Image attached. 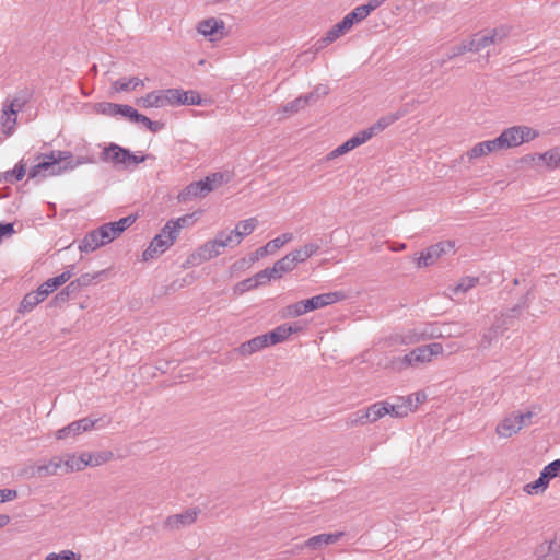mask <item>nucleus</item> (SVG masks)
<instances>
[{
  "mask_svg": "<svg viewBox=\"0 0 560 560\" xmlns=\"http://www.w3.org/2000/svg\"><path fill=\"white\" fill-rule=\"evenodd\" d=\"M215 241L218 242L219 246L222 248L229 247V246H236L241 243L238 236L234 232V230L225 232L222 231L215 236Z\"/></svg>",
  "mask_w": 560,
  "mask_h": 560,
  "instance_id": "nucleus-38",
  "label": "nucleus"
},
{
  "mask_svg": "<svg viewBox=\"0 0 560 560\" xmlns=\"http://www.w3.org/2000/svg\"><path fill=\"white\" fill-rule=\"evenodd\" d=\"M129 150L110 143L102 153V160L110 161L115 164H122L128 167Z\"/></svg>",
  "mask_w": 560,
  "mask_h": 560,
  "instance_id": "nucleus-17",
  "label": "nucleus"
},
{
  "mask_svg": "<svg viewBox=\"0 0 560 560\" xmlns=\"http://www.w3.org/2000/svg\"><path fill=\"white\" fill-rule=\"evenodd\" d=\"M27 102V95H16L13 98H7L1 110V128L5 136H11L15 129L18 113Z\"/></svg>",
  "mask_w": 560,
  "mask_h": 560,
  "instance_id": "nucleus-3",
  "label": "nucleus"
},
{
  "mask_svg": "<svg viewBox=\"0 0 560 560\" xmlns=\"http://www.w3.org/2000/svg\"><path fill=\"white\" fill-rule=\"evenodd\" d=\"M197 518L196 510H187L180 514L171 515L166 518L165 525L171 529H179L180 527L192 524Z\"/></svg>",
  "mask_w": 560,
  "mask_h": 560,
  "instance_id": "nucleus-18",
  "label": "nucleus"
},
{
  "mask_svg": "<svg viewBox=\"0 0 560 560\" xmlns=\"http://www.w3.org/2000/svg\"><path fill=\"white\" fill-rule=\"evenodd\" d=\"M545 468L547 469V472L552 477V479L556 477H559L560 476V459H556V460L551 462L550 464L545 466Z\"/></svg>",
  "mask_w": 560,
  "mask_h": 560,
  "instance_id": "nucleus-58",
  "label": "nucleus"
},
{
  "mask_svg": "<svg viewBox=\"0 0 560 560\" xmlns=\"http://www.w3.org/2000/svg\"><path fill=\"white\" fill-rule=\"evenodd\" d=\"M59 470H63V460L60 457H54L36 467V474L39 477L52 476L58 474Z\"/></svg>",
  "mask_w": 560,
  "mask_h": 560,
  "instance_id": "nucleus-25",
  "label": "nucleus"
},
{
  "mask_svg": "<svg viewBox=\"0 0 560 560\" xmlns=\"http://www.w3.org/2000/svg\"><path fill=\"white\" fill-rule=\"evenodd\" d=\"M151 158L150 155H136L129 151V158H128V167L132 165H137L139 163L144 162L147 159Z\"/></svg>",
  "mask_w": 560,
  "mask_h": 560,
  "instance_id": "nucleus-62",
  "label": "nucleus"
},
{
  "mask_svg": "<svg viewBox=\"0 0 560 560\" xmlns=\"http://www.w3.org/2000/svg\"><path fill=\"white\" fill-rule=\"evenodd\" d=\"M49 154L50 156L54 158V160H56V163H58V165H63L69 161H74L71 151L57 150L49 152Z\"/></svg>",
  "mask_w": 560,
  "mask_h": 560,
  "instance_id": "nucleus-49",
  "label": "nucleus"
},
{
  "mask_svg": "<svg viewBox=\"0 0 560 560\" xmlns=\"http://www.w3.org/2000/svg\"><path fill=\"white\" fill-rule=\"evenodd\" d=\"M466 51H471L470 50V46L468 44V40L452 47L451 50L447 52V57L446 58L450 60V59H453V58H455V57H457L459 55H463Z\"/></svg>",
  "mask_w": 560,
  "mask_h": 560,
  "instance_id": "nucleus-52",
  "label": "nucleus"
},
{
  "mask_svg": "<svg viewBox=\"0 0 560 560\" xmlns=\"http://www.w3.org/2000/svg\"><path fill=\"white\" fill-rule=\"evenodd\" d=\"M307 312L308 310L306 307L305 300L299 301L295 304L288 306V314L292 316H300Z\"/></svg>",
  "mask_w": 560,
  "mask_h": 560,
  "instance_id": "nucleus-51",
  "label": "nucleus"
},
{
  "mask_svg": "<svg viewBox=\"0 0 560 560\" xmlns=\"http://www.w3.org/2000/svg\"><path fill=\"white\" fill-rule=\"evenodd\" d=\"M370 139H371L370 132L368 133V132L360 131L357 135H354L353 137H351L350 139H348L346 142H343L342 144L337 147L335 150H332L328 154L327 159L332 160L340 155H343V154L352 151L353 149L358 148L359 145L365 143Z\"/></svg>",
  "mask_w": 560,
  "mask_h": 560,
  "instance_id": "nucleus-14",
  "label": "nucleus"
},
{
  "mask_svg": "<svg viewBox=\"0 0 560 560\" xmlns=\"http://www.w3.org/2000/svg\"><path fill=\"white\" fill-rule=\"evenodd\" d=\"M257 287L258 284L254 277L245 279L241 283H238V288L241 291L252 290Z\"/></svg>",
  "mask_w": 560,
  "mask_h": 560,
  "instance_id": "nucleus-60",
  "label": "nucleus"
},
{
  "mask_svg": "<svg viewBox=\"0 0 560 560\" xmlns=\"http://www.w3.org/2000/svg\"><path fill=\"white\" fill-rule=\"evenodd\" d=\"M258 285L265 284L272 279L279 278L277 273L272 271V268H266L254 276Z\"/></svg>",
  "mask_w": 560,
  "mask_h": 560,
  "instance_id": "nucleus-47",
  "label": "nucleus"
},
{
  "mask_svg": "<svg viewBox=\"0 0 560 560\" xmlns=\"http://www.w3.org/2000/svg\"><path fill=\"white\" fill-rule=\"evenodd\" d=\"M369 15V10H366L362 4L354 8L350 13L346 15V18L350 19V22L353 25L354 23L363 21Z\"/></svg>",
  "mask_w": 560,
  "mask_h": 560,
  "instance_id": "nucleus-43",
  "label": "nucleus"
},
{
  "mask_svg": "<svg viewBox=\"0 0 560 560\" xmlns=\"http://www.w3.org/2000/svg\"><path fill=\"white\" fill-rule=\"evenodd\" d=\"M483 143H485L487 154H489L491 152H497L499 150H504L499 137H497L495 139H492V140L483 141Z\"/></svg>",
  "mask_w": 560,
  "mask_h": 560,
  "instance_id": "nucleus-55",
  "label": "nucleus"
},
{
  "mask_svg": "<svg viewBox=\"0 0 560 560\" xmlns=\"http://www.w3.org/2000/svg\"><path fill=\"white\" fill-rule=\"evenodd\" d=\"M387 413H389V404L376 402L366 409L364 416H362L360 420L363 422L364 418L365 422H374Z\"/></svg>",
  "mask_w": 560,
  "mask_h": 560,
  "instance_id": "nucleus-27",
  "label": "nucleus"
},
{
  "mask_svg": "<svg viewBox=\"0 0 560 560\" xmlns=\"http://www.w3.org/2000/svg\"><path fill=\"white\" fill-rule=\"evenodd\" d=\"M353 25L350 22V19H347L346 16L336 25H334L325 35V37L322 39L324 44H330L338 39L340 36L346 34Z\"/></svg>",
  "mask_w": 560,
  "mask_h": 560,
  "instance_id": "nucleus-23",
  "label": "nucleus"
},
{
  "mask_svg": "<svg viewBox=\"0 0 560 560\" xmlns=\"http://www.w3.org/2000/svg\"><path fill=\"white\" fill-rule=\"evenodd\" d=\"M258 285L265 284L272 279L279 278L277 273L272 271V268H266L254 276Z\"/></svg>",
  "mask_w": 560,
  "mask_h": 560,
  "instance_id": "nucleus-48",
  "label": "nucleus"
},
{
  "mask_svg": "<svg viewBox=\"0 0 560 560\" xmlns=\"http://www.w3.org/2000/svg\"><path fill=\"white\" fill-rule=\"evenodd\" d=\"M194 214H185L177 219H172L166 222L167 229H171L173 233L179 236L180 230L192 223Z\"/></svg>",
  "mask_w": 560,
  "mask_h": 560,
  "instance_id": "nucleus-41",
  "label": "nucleus"
},
{
  "mask_svg": "<svg viewBox=\"0 0 560 560\" xmlns=\"http://www.w3.org/2000/svg\"><path fill=\"white\" fill-rule=\"evenodd\" d=\"M477 282L478 279L474 277H465L460 279V281L453 289H451L452 296H455L458 293L467 292L468 290L474 288Z\"/></svg>",
  "mask_w": 560,
  "mask_h": 560,
  "instance_id": "nucleus-42",
  "label": "nucleus"
},
{
  "mask_svg": "<svg viewBox=\"0 0 560 560\" xmlns=\"http://www.w3.org/2000/svg\"><path fill=\"white\" fill-rule=\"evenodd\" d=\"M72 269H73V266L70 267V269L63 271L62 273H60L59 276L57 277H54V281L60 287L62 285L63 283H66L68 280H70V278L72 277Z\"/></svg>",
  "mask_w": 560,
  "mask_h": 560,
  "instance_id": "nucleus-59",
  "label": "nucleus"
},
{
  "mask_svg": "<svg viewBox=\"0 0 560 560\" xmlns=\"http://www.w3.org/2000/svg\"><path fill=\"white\" fill-rule=\"evenodd\" d=\"M537 560H560V546L556 542H550L548 551Z\"/></svg>",
  "mask_w": 560,
  "mask_h": 560,
  "instance_id": "nucleus-50",
  "label": "nucleus"
},
{
  "mask_svg": "<svg viewBox=\"0 0 560 560\" xmlns=\"http://www.w3.org/2000/svg\"><path fill=\"white\" fill-rule=\"evenodd\" d=\"M178 238L167 224L162 228L161 232L156 234L151 241L150 245L142 253V260L148 261L165 253Z\"/></svg>",
  "mask_w": 560,
  "mask_h": 560,
  "instance_id": "nucleus-5",
  "label": "nucleus"
},
{
  "mask_svg": "<svg viewBox=\"0 0 560 560\" xmlns=\"http://www.w3.org/2000/svg\"><path fill=\"white\" fill-rule=\"evenodd\" d=\"M230 180V175L228 173L217 172L206 176L201 179L205 188H209V192L219 188L223 184Z\"/></svg>",
  "mask_w": 560,
  "mask_h": 560,
  "instance_id": "nucleus-29",
  "label": "nucleus"
},
{
  "mask_svg": "<svg viewBox=\"0 0 560 560\" xmlns=\"http://www.w3.org/2000/svg\"><path fill=\"white\" fill-rule=\"evenodd\" d=\"M435 330L432 326L417 327L410 329L406 332H402L398 336L400 343L402 345H411L419 342L420 340H424L428 338L435 337Z\"/></svg>",
  "mask_w": 560,
  "mask_h": 560,
  "instance_id": "nucleus-15",
  "label": "nucleus"
},
{
  "mask_svg": "<svg viewBox=\"0 0 560 560\" xmlns=\"http://www.w3.org/2000/svg\"><path fill=\"white\" fill-rule=\"evenodd\" d=\"M549 167L560 166V152L558 150H550L539 156Z\"/></svg>",
  "mask_w": 560,
  "mask_h": 560,
  "instance_id": "nucleus-45",
  "label": "nucleus"
},
{
  "mask_svg": "<svg viewBox=\"0 0 560 560\" xmlns=\"http://www.w3.org/2000/svg\"><path fill=\"white\" fill-rule=\"evenodd\" d=\"M177 89L155 90L137 100V105L142 108H163L175 106Z\"/></svg>",
  "mask_w": 560,
  "mask_h": 560,
  "instance_id": "nucleus-7",
  "label": "nucleus"
},
{
  "mask_svg": "<svg viewBox=\"0 0 560 560\" xmlns=\"http://www.w3.org/2000/svg\"><path fill=\"white\" fill-rule=\"evenodd\" d=\"M345 298V294L340 291L328 292L312 296L311 299L305 300L306 307L308 312L325 307L327 305L334 304Z\"/></svg>",
  "mask_w": 560,
  "mask_h": 560,
  "instance_id": "nucleus-16",
  "label": "nucleus"
},
{
  "mask_svg": "<svg viewBox=\"0 0 560 560\" xmlns=\"http://www.w3.org/2000/svg\"><path fill=\"white\" fill-rule=\"evenodd\" d=\"M18 498L16 490L13 489H1L0 490V503L12 501Z\"/></svg>",
  "mask_w": 560,
  "mask_h": 560,
  "instance_id": "nucleus-56",
  "label": "nucleus"
},
{
  "mask_svg": "<svg viewBox=\"0 0 560 560\" xmlns=\"http://www.w3.org/2000/svg\"><path fill=\"white\" fill-rule=\"evenodd\" d=\"M299 330H300V326H298V325L283 324V325L276 327L273 330H271L270 332H267L266 335H267L270 346H272V345H277V343H280V342L287 340L290 335H292L293 332H296Z\"/></svg>",
  "mask_w": 560,
  "mask_h": 560,
  "instance_id": "nucleus-19",
  "label": "nucleus"
},
{
  "mask_svg": "<svg viewBox=\"0 0 560 560\" xmlns=\"http://www.w3.org/2000/svg\"><path fill=\"white\" fill-rule=\"evenodd\" d=\"M200 104H201V97L197 92L184 91L182 89H177V94H175V106L200 105Z\"/></svg>",
  "mask_w": 560,
  "mask_h": 560,
  "instance_id": "nucleus-30",
  "label": "nucleus"
},
{
  "mask_svg": "<svg viewBox=\"0 0 560 560\" xmlns=\"http://www.w3.org/2000/svg\"><path fill=\"white\" fill-rule=\"evenodd\" d=\"M268 346H270V343L268 341L267 335L264 334L250 339L247 342L242 343L240 347V351L242 354L246 355L259 351Z\"/></svg>",
  "mask_w": 560,
  "mask_h": 560,
  "instance_id": "nucleus-26",
  "label": "nucleus"
},
{
  "mask_svg": "<svg viewBox=\"0 0 560 560\" xmlns=\"http://www.w3.org/2000/svg\"><path fill=\"white\" fill-rule=\"evenodd\" d=\"M311 93H314V97H313V100H311V103H314L319 97H322V96H324V95H326L328 93V88L326 85H318Z\"/></svg>",
  "mask_w": 560,
  "mask_h": 560,
  "instance_id": "nucleus-64",
  "label": "nucleus"
},
{
  "mask_svg": "<svg viewBox=\"0 0 560 560\" xmlns=\"http://www.w3.org/2000/svg\"><path fill=\"white\" fill-rule=\"evenodd\" d=\"M467 155L470 160L472 159H478V158H481L483 155H487V151H486V148H485V143L483 141L482 142H479L477 144H475L468 152H467Z\"/></svg>",
  "mask_w": 560,
  "mask_h": 560,
  "instance_id": "nucleus-53",
  "label": "nucleus"
},
{
  "mask_svg": "<svg viewBox=\"0 0 560 560\" xmlns=\"http://www.w3.org/2000/svg\"><path fill=\"white\" fill-rule=\"evenodd\" d=\"M45 560H80V555L72 550H62L58 553L51 552L47 555Z\"/></svg>",
  "mask_w": 560,
  "mask_h": 560,
  "instance_id": "nucleus-46",
  "label": "nucleus"
},
{
  "mask_svg": "<svg viewBox=\"0 0 560 560\" xmlns=\"http://www.w3.org/2000/svg\"><path fill=\"white\" fill-rule=\"evenodd\" d=\"M413 410L412 396L399 397L397 404H389V415L394 417H406Z\"/></svg>",
  "mask_w": 560,
  "mask_h": 560,
  "instance_id": "nucleus-24",
  "label": "nucleus"
},
{
  "mask_svg": "<svg viewBox=\"0 0 560 560\" xmlns=\"http://www.w3.org/2000/svg\"><path fill=\"white\" fill-rule=\"evenodd\" d=\"M552 477L547 472V469L544 467L538 479L525 486V491L529 494L545 491Z\"/></svg>",
  "mask_w": 560,
  "mask_h": 560,
  "instance_id": "nucleus-28",
  "label": "nucleus"
},
{
  "mask_svg": "<svg viewBox=\"0 0 560 560\" xmlns=\"http://www.w3.org/2000/svg\"><path fill=\"white\" fill-rule=\"evenodd\" d=\"M402 113H396L393 115H388L385 117L380 118L373 126L369 127L368 129L362 130V132H370L371 138L376 135L377 132L384 130L388 126H390L393 122L398 120L400 117H402Z\"/></svg>",
  "mask_w": 560,
  "mask_h": 560,
  "instance_id": "nucleus-31",
  "label": "nucleus"
},
{
  "mask_svg": "<svg viewBox=\"0 0 560 560\" xmlns=\"http://www.w3.org/2000/svg\"><path fill=\"white\" fill-rule=\"evenodd\" d=\"M119 115L124 116V117L128 118L130 121L135 122L136 118L139 117V112L130 105H121Z\"/></svg>",
  "mask_w": 560,
  "mask_h": 560,
  "instance_id": "nucleus-54",
  "label": "nucleus"
},
{
  "mask_svg": "<svg viewBox=\"0 0 560 560\" xmlns=\"http://www.w3.org/2000/svg\"><path fill=\"white\" fill-rule=\"evenodd\" d=\"M455 244L451 241L440 242L428 247L420 254L417 265L418 267H428L438 261V259L445 254L454 250Z\"/></svg>",
  "mask_w": 560,
  "mask_h": 560,
  "instance_id": "nucleus-10",
  "label": "nucleus"
},
{
  "mask_svg": "<svg viewBox=\"0 0 560 560\" xmlns=\"http://www.w3.org/2000/svg\"><path fill=\"white\" fill-rule=\"evenodd\" d=\"M498 338V331L497 329H491L489 332L485 334L481 341V347L486 348L487 346L491 345L493 339Z\"/></svg>",
  "mask_w": 560,
  "mask_h": 560,
  "instance_id": "nucleus-61",
  "label": "nucleus"
},
{
  "mask_svg": "<svg viewBox=\"0 0 560 560\" xmlns=\"http://www.w3.org/2000/svg\"><path fill=\"white\" fill-rule=\"evenodd\" d=\"M294 235L291 232H285L280 236L269 241L265 246L262 252H267L268 255L275 254L278 249L283 247L287 243L293 241Z\"/></svg>",
  "mask_w": 560,
  "mask_h": 560,
  "instance_id": "nucleus-34",
  "label": "nucleus"
},
{
  "mask_svg": "<svg viewBox=\"0 0 560 560\" xmlns=\"http://www.w3.org/2000/svg\"><path fill=\"white\" fill-rule=\"evenodd\" d=\"M209 194V188H205L201 180L190 183L179 194L178 200L187 202L198 197H203Z\"/></svg>",
  "mask_w": 560,
  "mask_h": 560,
  "instance_id": "nucleus-20",
  "label": "nucleus"
},
{
  "mask_svg": "<svg viewBox=\"0 0 560 560\" xmlns=\"http://www.w3.org/2000/svg\"><path fill=\"white\" fill-rule=\"evenodd\" d=\"M91 462V456L88 454H81L80 456L69 455L63 460V471H80L84 469Z\"/></svg>",
  "mask_w": 560,
  "mask_h": 560,
  "instance_id": "nucleus-21",
  "label": "nucleus"
},
{
  "mask_svg": "<svg viewBox=\"0 0 560 560\" xmlns=\"http://www.w3.org/2000/svg\"><path fill=\"white\" fill-rule=\"evenodd\" d=\"M323 545H326L324 534L313 536L306 541V546L311 547L313 549H317V548L322 547Z\"/></svg>",
  "mask_w": 560,
  "mask_h": 560,
  "instance_id": "nucleus-57",
  "label": "nucleus"
},
{
  "mask_svg": "<svg viewBox=\"0 0 560 560\" xmlns=\"http://www.w3.org/2000/svg\"><path fill=\"white\" fill-rule=\"evenodd\" d=\"M296 258L293 257L292 253H289L281 259L277 260L272 267V271L282 277L283 273L293 270L296 266Z\"/></svg>",
  "mask_w": 560,
  "mask_h": 560,
  "instance_id": "nucleus-32",
  "label": "nucleus"
},
{
  "mask_svg": "<svg viewBox=\"0 0 560 560\" xmlns=\"http://www.w3.org/2000/svg\"><path fill=\"white\" fill-rule=\"evenodd\" d=\"M136 219L131 215L119 219L116 222L102 224L89 232L80 242L79 249L84 253L94 252L97 248L109 244L128 229Z\"/></svg>",
  "mask_w": 560,
  "mask_h": 560,
  "instance_id": "nucleus-1",
  "label": "nucleus"
},
{
  "mask_svg": "<svg viewBox=\"0 0 560 560\" xmlns=\"http://www.w3.org/2000/svg\"><path fill=\"white\" fill-rule=\"evenodd\" d=\"M101 276V272H95V273H83L82 276H80L75 281H72L67 288L66 290L59 292L55 300L56 301H61V302H65L67 300V296H68V292L71 288H73L75 285V283L78 284V287H86V285H90L91 283H93V281H95L98 277Z\"/></svg>",
  "mask_w": 560,
  "mask_h": 560,
  "instance_id": "nucleus-22",
  "label": "nucleus"
},
{
  "mask_svg": "<svg viewBox=\"0 0 560 560\" xmlns=\"http://www.w3.org/2000/svg\"><path fill=\"white\" fill-rule=\"evenodd\" d=\"M43 301L44 299L42 298L40 292H38L37 290L30 292L23 298L21 302V310L24 312H30Z\"/></svg>",
  "mask_w": 560,
  "mask_h": 560,
  "instance_id": "nucleus-40",
  "label": "nucleus"
},
{
  "mask_svg": "<svg viewBox=\"0 0 560 560\" xmlns=\"http://www.w3.org/2000/svg\"><path fill=\"white\" fill-rule=\"evenodd\" d=\"M14 233L13 223H0V238L3 236H9Z\"/></svg>",
  "mask_w": 560,
  "mask_h": 560,
  "instance_id": "nucleus-63",
  "label": "nucleus"
},
{
  "mask_svg": "<svg viewBox=\"0 0 560 560\" xmlns=\"http://www.w3.org/2000/svg\"><path fill=\"white\" fill-rule=\"evenodd\" d=\"M220 254L221 247L219 246L218 242L215 241V238L201 245L196 252L190 254L186 259L185 266H198L205 261H208L219 256Z\"/></svg>",
  "mask_w": 560,
  "mask_h": 560,
  "instance_id": "nucleus-11",
  "label": "nucleus"
},
{
  "mask_svg": "<svg viewBox=\"0 0 560 560\" xmlns=\"http://www.w3.org/2000/svg\"><path fill=\"white\" fill-rule=\"evenodd\" d=\"M120 109H121V104L104 102V103H100L97 105V110L100 113L107 115V116H112V117L118 116Z\"/></svg>",
  "mask_w": 560,
  "mask_h": 560,
  "instance_id": "nucleus-44",
  "label": "nucleus"
},
{
  "mask_svg": "<svg viewBox=\"0 0 560 560\" xmlns=\"http://www.w3.org/2000/svg\"><path fill=\"white\" fill-rule=\"evenodd\" d=\"M25 173H26V168H25V164L23 163V160H22L15 165V167L12 171H7L3 174V179L7 183L13 184V183L22 180L23 177L25 176Z\"/></svg>",
  "mask_w": 560,
  "mask_h": 560,
  "instance_id": "nucleus-39",
  "label": "nucleus"
},
{
  "mask_svg": "<svg viewBox=\"0 0 560 560\" xmlns=\"http://www.w3.org/2000/svg\"><path fill=\"white\" fill-rule=\"evenodd\" d=\"M143 86V81L139 78H120L113 83L115 92H127Z\"/></svg>",
  "mask_w": 560,
  "mask_h": 560,
  "instance_id": "nucleus-35",
  "label": "nucleus"
},
{
  "mask_svg": "<svg viewBox=\"0 0 560 560\" xmlns=\"http://www.w3.org/2000/svg\"><path fill=\"white\" fill-rule=\"evenodd\" d=\"M320 246L317 243L311 242L305 244L303 247L298 248L292 253L293 257L296 258V262H303L319 250Z\"/></svg>",
  "mask_w": 560,
  "mask_h": 560,
  "instance_id": "nucleus-36",
  "label": "nucleus"
},
{
  "mask_svg": "<svg viewBox=\"0 0 560 560\" xmlns=\"http://www.w3.org/2000/svg\"><path fill=\"white\" fill-rule=\"evenodd\" d=\"M508 33L504 28H495L491 32H481L475 34L469 40L468 44L470 46L471 51H481L489 46L500 44L505 37Z\"/></svg>",
  "mask_w": 560,
  "mask_h": 560,
  "instance_id": "nucleus-9",
  "label": "nucleus"
},
{
  "mask_svg": "<svg viewBox=\"0 0 560 560\" xmlns=\"http://www.w3.org/2000/svg\"><path fill=\"white\" fill-rule=\"evenodd\" d=\"M197 31L210 42H215L223 37L224 23L214 18H209L198 23Z\"/></svg>",
  "mask_w": 560,
  "mask_h": 560,
  "instance_id": "nucleus-12",
  "label": "nucleus"
},
{
  "mask_svg": "<svg viewBox=\"0 0 560 560\" xmlns=\"http://www.w3.org/2000/svg\"><path fill=\"white\" fill-rule=\"evenodd\" d=\"M92 163L88 156H78L75 161H69L63 165H58L56 160L49 153H40L35 158V164L28 171L30 178H43L47 176H58L63 173L75 170L83 164Z\"/></svg>",
  "mask_w": 560,
  "mask_h": 560,
  "instance_id": "nucleus-2",
  "label": "nucleus"
},
{
  "mask_svg": "<svg viewBox=\"0 0 560 560\" xmlns=\"http://www.w3.org/2000/svg\"><path fill=\"white\" fill-rule=\"evenodd\" d=\"M257 224H258V221L256 218H249V219L240 221L236 224L234 232L236 233L240 241L242 242L245 236L252 234L255 231Z\"/></svg>",
  "mask_w": 560,
  "mask_h": 560,
  "instance_id": "nucleus-37",
  "label": "nucleus"
},
{
  "mask_svg": "<svg viewBox=\"0 0 560 560\" xmlns=\"http://www.w3.org/2000/svg\"><path fill=\"white\" fill-rule=\"evenodd\" d=\"M532 419V412L526 413H512L505 417L497 425V434L500 438H510L516 434L523 427H525Z\"/></svg>",
  "mask_w": 560,
  "mask_h": 560,
  "instance_id": "nucleus-8",
  "label": "nucleus"
},
{
  "mask_svg": "<svg viewBox=\"0 0 560 560\" xmlns=\"http://www.w3.org/2000/svg\"><path fill=\"white\" fill-rule=\"evenodd\" d=\"M313 97H314V93H308L306 95L299 96L294 101L287 103L282 107V112L285 113L287 115L295 114L299 110H301L302 108H304L307 104H310L311 100H313Z\"/></svg>",
  "mask_w": 560,
  "mask_h": 560,
  "instance_id": "nucleus-33",
  "label": "nucleus"
},
{
  "mask_svg": "<svg viewBox=\"0 0 560 560\" xmlns=\"http://www.w3.org/2000/svg\"><path fill=\"white\" fill-rule=\"evenodd\" d=\"M442 352L443 346L440 342L420 346L405 354L401 359V364L404 366H420L431 362L433 358L442 354Z\"/></svg>",
  "mask_w": 560,
  "mask_h": 560,
  "instance_id": "nucleus-4",
  "label": "nucleus"
},
{
  "mask_svg": "<svg viewBox=\"0 0 560 560\" xmlns=\"http://www.w3.org/2000/svg\"><path fill=\"white\" fill-rule=\"evenodd\" d=\"M538 136L537 131L527 126H514L505 129L500 136L503 149L518 147Z\"/></svg>",
  "mask_w": 560,
  "mask_h": 560,
  "instance_id": "nucleus-6",
  "label": "nucleus"
},
{
  "mask_svg": "<svg viewBox=\"0 0 560 560\" xmlns=\"http://www.w3.org/2000/svg\"><path fill=\"white\" fill-rule=\"evenodd\" d=\"M95 423H96V420H92L90 418H83V419L73 421L69 425L59 429L56 432V438L58 440H62L70 435H72V436L79 435V434L86 432V431L91 430L92 428H94Z\"/></svg>",
  "mask_w": 560,
  "mask_h": 560,
  "instance_id": "nucleus-13",
  "label": "nucleus"
}]
</instances>
